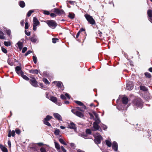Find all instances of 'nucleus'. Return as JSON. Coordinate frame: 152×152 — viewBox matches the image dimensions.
Returning a JSON list of instances; mask_svg holds the SVG:
<instances>
[{"label":"nucleus","mask_w":152,"mask_h":152,"mask_svg":"<svg viewBox=\"0 0 152 152\" xmlns=\"http://www.w3.org/2000/svg\"><path fill=\"white\" fill-rule=\"evenodd\" d=\"M59 142L62 144L64 145H66L67 144L64 142V140L62 139H59Z\"/></svg>","instance_id":"34"},{"label":"nucleus","mask_w":152,"mask_h":152,"mask_svg":"<svg viewBox=\"0 0 152 152\" xmlns=\"http://www.w3.org/2000/svg\"><path fill=\"white\" fill-rule=\"evenodd\" d=\"M106 142L107 145L109 147H110L111 145V142L108 140H106Z\"/></svg>","instance_id":"36"},{"label":"nucleus","mask_w":152,"mask_h":152,"mask_svg":"<svg viewBox=\"0 0 152 152\" xmlns=\"http://www.w3.org/2000/svg\"><path fill=\"white\" fill-rule=\"evenodd\" d=\"M25 80H29V78L26 75H23V74L22 75H20Z\"/></svg>","instance_id":"30"},{"label":"nucleus","mask_w":152,"mask_h":152,"mask_svg":"<svg viewBox=\"0 0 152 152\" xmlns=\"http://www.w3.org/2000/svg\"><path fill=\"white\" fill-rule=\"evenodd\" d=\"M75 102L80 106H83L84 109L86 108V107L80 101H76Z\"/></svg>","instance_id":"21"},{"label":"nucleus","mask_w":152,"mask_h":152,"mask_svg":"<svg viewBox=\"0 0 152 152\" xmlns=\"http://www.w3.org/2000/svg\"><path fill=\"white\" fill-rule=\"evenodd\" d=\"M147 14L149 17L152 18V10H148L147 11Z\"/></svg>","instance_id":"25"},{"label":"nucleus","mask_w":152,"mask_h":152,"mask_svg":"<svg viewBox=\"0 0 152 152\" xmlns=\"http://www.w3.org/2000/svg\"><path fill=\"white\" fill-rule=\"evenodd\" d=\"M133 104L137 106L141 107L142 104V102L140 99L138 98L134 100Z\"/></svg>","instance_id":"4"},{"label":"nucleus","mask_w":152,"mask_h":152,"mask_svg":"<svg viewBox=\"0 0 152 152\" xmlns=\"http://www.w3.org/2000/svg\"><path fill=\"white\" fill-rule=\"evenodd\" d=\"M95 121L94 123H95L97 124H99L101 122L100 121L99 119V118H94V119Z\"/></svg>","instance_id":"29"},{"label":"nucleus","mask_w":152,"mask_h":152,"mask_svg":"<svg viewBox=\"0 0 152 152\" xmlns=\"http://www.w3.org/2000/svg\"><path fill=\"white\" fill-rule=\"evenodd\" d=\"M34 12V10H30L28 12L27 15L28 17H29L31 15V13Z\"/></svg>","instance_id":"37"},{"label":"nucleus","mask_w":152,"mask_h":152,"mask_svg":"<svg viewBox=\"0 0 152 152\" xmlns=\"http://www.w3.org/2000/svg\"><path fill=\"white\" fill-rule=\"evenodd\" d=\"M72 112L80 117L82 118L84 116L83 114L81 112L76 110H72Z\"/></svg>","instance_id":"9"},{"label":"nucleus","mask_w":152,"mask_h":152,"mask_svg":"<svg viewBox=\"0 0 152 152\" xmlns=\"http://www.w3.org/2000/svg\"><path fill=\"white\" fill-rule=\"evenodd\" d=\"M8 144L10 148L11 147V143L10 140H9L8 141Z\"/></svg>","instance_id":"58"},{"label":"nucleus","mask_w":152,"mask_h":152,"mask_svg":"<svg viewBox=\"0 0 152 152\" xmlns=\"http://www.w3.org/2000/svg\"><path fill=\"white\" fill-rule=\"evenodd\" d=\"M16 133L18 134H19L20 133V132L19 129H17L15 130Z\"/></svg>","instance_id":"53"},{"label":"nucleus","mask_w":152,"mask_h":152,"mask_svg":"<svg viewBox=\"0 0 152 152\" xmlns=\"http://www.w3.org/2000/svg\"><path fill=\"white\" fill-rule=\"evenodd\" d=\"M93 127L94 129H92V130L93 131H95L99 130L100 128V126L98 125V124L94 123Z\"/></svg>","instance_id":"17"},{"label":"nucleus","mask_w":152,"mask_h":152,"mask_svg":"<svg viewBox=\"0 0 152 152\" xmlns=\"http://www.w3.org/2000/svg\"><path fill=\"white\" fill-rule=\"evenodd\" d=\"M145 75L148 78H151V74L148 72H146L145 73Z\"/></svg>","instance_id":"32"},{"label":"nucleus","mask_w":152,"mask_h":152,"mask_svg":"<svg viewBox=\"0 0 152 152\" xmlns=\"http://www.w3.org/2000/svg\"><path fill=\"white\" fill-rule=\"evenodd\" d=\"M55 146V148L59 152H61L60 151V148H61L62 151L63 152H66V150L64 148L63 146H61V147L58 143L55 142H54Z\"/></svg>","instance_id":"3"},{"label":"nucleus","mask_w":152,"mask_h":152,"mask_svg":"<svg viewBox=\"0 0 152 152\" xmlns=\"http://www.w3.org/2000/svg\"><path fill=\"white\" fill-rule=\"evenodd\" d=\"M29 72L32 74H38L39 71L37 69H31L29 70Z\"/></svg>","instance_id":"23"},{"label":"nucleus","mask_w":152,"mask_h":152,"mask_svg":"<svg viewBox=\"0 0 152 152\" xmlns=\"http://www.w3.org/2000/svg\"><path fill=\"white\" fill-rule=\"evenodd\" d=\"M65 96L69 99H70V96H69V95L67 93H66L65 94Z\"/></svg>","instance_id":"59"},{"label":"nucleus","mask_w":152,"mask_h":152,"mask_svg":"<svg viewBox=\"0 0 152 152\" xmlns=\"http://www.w3.org/2000/svg\"><path fill=\"white\" fill-rule=\"evenodd\" d=\"M50 16L51 17H56V15L54 13H51L50 14Z\"/></svg>","instance_id":"56"},{"label":"nucleus","mask_w":152,"mask_h":152,"mask_svg":"<svg viewBox=\"0 0 152 152\" xmlns=\"http://www.w3.org/2000/svg\"><path fill=\"white\" fill-rule=\"evenodd\" d=\"M95 138L94 141L96 143L98 144L101 143V141L103 139L102 137L98 133H96L94 134Z\"/></svg>","instance_id":"1"},{"label":"nucleus","mask_w":152,"mask_h":152,"mask_svg":"<svg viewBox=\"0 0 152 152\" xmlns=\"http://www.w3.org/2000/svg\"><path fill=\"white\" fill-rule=\"evenodd\" d=\"M52 118V116L49 115H47L46 118H45L43 122L44 124L49 126H50L51 125L48 122V121H49Z\"/></svg>","instance_id":"6"},{"label":"nucleus","mask_w":152,"mask_h":152,"mask_svg":"<svg viewBox=\"0 0 152 152\" xmlns=\"http://www.w3.org/2000/svg\"><path fill=\"white\" fill-rule=\"evenodd\" d=\"M31 84L34 87H37V82L36 80L34 79H32L30 80Z\"/></svg>","instance_id":"16"},{"label":"nucleus","mask_w":152,"mask_h":152,"mask_svg":"<svg viewBox=\"0 0 152 152\" xmlns=\"http://www.w3.org/2000/svg\"><path fill=\"white\" fill-rule=\"evenodd\" d=\"M61 98L62 99H66V97L64 95L61 94Z\"/></svg>","instance_id":"55"},{"label":"nucleus","mask_w":152,"mask_h":152,"mask_svg":"<svg viewBox=\"0 0 152 152\" xmlns=\"http://www.w3.org/2000/svg\"><path fill=\"white\" fill-rule=\"evenodd\" d=\"M68 128L71 129H76L75 125L73 122H71L70 124H68Z\"/></svg>","instance_id":"15"},{"label":"nucleus","mask_w":152,"mask_h":152,"mask_svg":"<svg viewBox=\"0 0 152 152\" xmlns=\"http://www.w3.org/2000/svg\"><path fill=\"white\" fill-rule=\"evenodd\" d=\"M0 34V39H4V33L3 32H1Z\"/></svg>","instance_id":"31"},{"label":"nucleus","mask_w":152,"mask_h":152,"mask_svg":"<svg viewBox=\"0 0 152 152\" xmlns=\"http://www.w3.org/2000/svg\"><path fill=\"white\" fill-rule=\"evenodd\" d=\"M32 52V51L31 50H28L25 54V56H27L28 54L31 53Z\"/></svg>","instance_id":"51"},{"label":"nucleus","mask_w":152,"mask_h":152,"mask_svg":"<svg viewBox=\"0 0 152 152\" xmlns=\"http://www.w3.org/2000/svg\"><path fill=\"white\" fill-rule=\"evenodd\" d=\"M27 50V48L25 47H24L22 50V53H24Z\"/></svg>","instance_id":"47"},{"label":"nucleus","mask_w":152,"mask_h":152,"mask_svg":"<svg viewBox=\"0 0 152 152\" xmlns=\"http://www.w3.org/2000/svg\"><path fill=\"white\" fill-rule=\"evenodd\" d=\"M76 109H77L78 110L81 111H83V110H82L81 108L80 107H77L76 108Z\"/></svg>","instance_id":"63"},{"label":"nucleus","mask_w":152,"mask_h":152,"mask_svg":"<svg viewBox=\"0 0 152 152\" xmlns=\"http://www.w3.org/2000/svg\"><path fill=\"white\" fill-rule=\"evenodd\" d=\"M43 81L46 84H50L49 82L48 81V80L45 78H44L43 79Z\"/></svg>","instance_id":"38"},{"label":"nucleus","mask_w":152,"mask_h":152,"mask_svg":"<svg viewBox=\"0 0 152 152\" xmlns=\"http://www.w3.org/2000/svg\"><path fill=\"white\" fill-rule=\"evenodd\" d=\"M50 100L54 102H57V99L56 97L54 96L51 97Z\"/></svg>","instance_id":"28"},{"label":"nucleus","mask_w":152,"mask_h":152,"mask_svg":"<svg viewBox=\"0 0 152 152\" xmlns=\"http://www.w3.org/2000/svg\"><path fill=\"white\" fill-rule=\"evenodd\" d=\"M53 116L55 118L57 119L59 121L62 120V117L59 114L57 113H54Z\"/></svg>","instance_id":"14"},{"label":"nucleus","mask_w":152,"mask_h":152,"mask_svg":"<svg viewBox=\"0 0 152 152\" xmlns=\"http://www.w3.org/2000/svg\"><path fill=\"white\" fill-rule=\"evenodd\" d=\"M25 33L26 35L27 36H30V32H27L26 30L25 31Z\"/></svg>","instance_id":"54"},{"label":"nucleus","mask_w":152,"mask_h":152,"mask_svg":"<svg viewBox=\"0 0 152 152\" xmlns=\"http://www.w3.org/2000/svg\"><path fill=\"white\" fill-rule=\"evenodd\" d=\"M16 45L18 46L20 50H21L22 48L23 47V43L20 41H19Z\"/></svg>","instance_id":"18"},{"label":"nucleus","mask_w":152,"mask_h":152,"mask_svg":"<svg viewBox=\"0 0 152 152\" xmlns=\"http://www.w3.org/2000/svg\"><path fill=\"white\" fill-rule=\"evenodd\" d=\"M24 20H22L21 21H20V24H21V25L22 26H23L24 25Z\"/></svg>","instance_id":"60"},{"label":"nucleus","mask_w":152,"mask_h":152,"mask_svg":"<svg viewBox=\"0 0 152 152\" xmlns=\"http://www.w3.org/2000/svg\"><path fill=\"white\" fill-rule=\"evenodd\" d=\"M140 90L144 91H147L148 90L147 88L144 86H140Z\"/></svg>","instance_id":"26"},{"label":"nucleus","mask_w":152,"mask_h":152,"mask_svg":"<svg viewBox=\"0 0 152 152\" xmlns=\"http://www.w3.org/2000/svg\"><path fill=\"white\" fill-rule=\"evenodd\" d=\"M52 40L53 42L54 43H55L56 42V41L58 40V39L57 38H54L52 39Z\"/></svg>","instance_id":"43"},{"label":"nucleus","mask_w":152,"mask_h":152,"mask_svg":"<svg viewBox=\"0 0 152 152\" xmlns=\"http://www.w3.org/2000/svg\"><path fill=\"white\" fill-rule=\"evenodd\" d=\"M7 34L9 36H10L11 34V31L10 30H7L6 31Z\"/></svg>","instance_id":"52"},{"label":"nucleus","mask_w":152,"mask_h":152,"mask_svg":"<svg viewBox=\"0 0 152 152\" xmlns=\"http://www.w3.org/2000/svg\"><path fill=\"white\" fill-rule=\"evenodd\" d=\"M89 115L90 116V119H94V116L93 115V114L91 113H90Z\"/></svg>","instance_id":"57"},{"label":"nucleus","mask_w":152,"mask_h":152,"mask_svg":"<svg viewBox=\"0 0 152 152\" xmlns=\"http://www.w3.org/2000/svg\"><path fill=\"white\" fill-rule=\"evenodd\" d=\"M77 152H85L84 151L81 150L80 149H78L77 151Z\"/></svg>","instance_id":"64"},{"label":"nucleus","mask_w":152,"mask_h":152,"mask_svg":"<svg viewBox=\"0 0 152 152\" xmlns=\"http://www.w3.org/2000/svg\"><path fill=\"white\" fill-rule=\"evenodd\" d=\"M122 102L124 104H126L128 101V98L126 97H124L122 99Z\"/></svg>","instance_id":"20"},{"label":"nucleus","mask_w":152,"mask_h":152,"mask_svg":"<svg viewBox=\"0 0 152 152\" xmlns=\"http://www.w3.org/2000/svg\"><path fill=\"white\" fill-rule=\"evenodd\" d=\"M1 50L4 53H6L7 52V50L4 48H2Z\"/></svg>","instance_id":"48"},{"label":"nucleus","mask_w":152,"mask_h":152,"mask_svg":"<svg viewBox=\"0 0 152 152\" xmlns=\"http://www.w3.org/2000/svg\"><path fill=\"white\" fill-rule=\"evenodd\" d=\"M7 62L8 64L11 66H12L13 64V63L11 61L10 59H8Z\"/></svg>","instance_id":"42"},{"label":"nucleus","mask_w":152,"mask_h":152,"mask_svg":"<svg viewBox=\"0 0 152 152\" xmlns=\"http://www.w3.org/2000/svg\"><path fill=\"white\" fill-rule=\"evenodd\" d=\"M134 84L132 81L128 82L126 84V88L128 90H132L134 88Z\"/></svg>","instance_id":"8"},{"label":"nucleus","mask_w":152,"mask_h":152,"mask_svg":"<svg viewBox=\"0 0 152 152\" xmlns=\"http://www.w3.org/2000/svg\"><path fill=\"white\" fill-rule=\"evenodd\" d=\"M86 132V133L87 134H91V131L90 129H87Z\"/></svg>","instance_id":"46"},{"label":"nucleus","mask_w":152,"mask_h":152,"mask_svg":"<svg viewBox=\"0 0 152 152\" xmlns=\"http://www.w3.org/2000/svg\"><path fill=\"white\" fill-rule=\"evenodd\" d=\"M28 28V24L27 22H26L25 24V28L26 29H27Z\"/></svg>","instance_id":"50"},{"label":"nucleus","mask_w":152,"mask_h":152,"mask_svg":"<svg viewBox=\"0 0 152 152\" xmlns=\"http://www.w3.org/2000/svg\"><path fill=\"white\" fill-rule=\"evenodd\" d=\"M56 83V86L58 87H60L62 89H63L64 87L63 86V85L62 82H53V83Z\"/></svg>","instance_id":"13"},{"label":"nucleus","mask_w":152,"mask_h":152,"mask_svg":"<svg viewBox=\"0 0 152 152\" xmlns=\"http://www.w3.org/2000/svg\"><path fill=\"white\" fill-rule=\"evenodd\" d=\"M41 152H46L45 149L43 147L41 148L40 149Z\"/></svg>","instance_id":"45"},{"label":"nucleus","mask_w":152,"mask_h":152,"mask_svg":"<svg viewBox=\"0 0 152 152\" xmlns=\"http://www.w3.org/2000/svg\"><path fill=\"white\" fill-rule=\"evenodd\" d=\"M54 12L58 15H62L64 14V12L62 10H59L57 8H55L54 9Z\"/></svg>","instance_id":"7"},{"label":"nucleus","mask_w":152,"mask_h":152,"mask_svg":"<svg viewBox=\"0 0 152 152\" xmlns=\"http://www.w3.org/2000/svg\"><path fill=\"white\" fill-rule=\"evenodd\" d=\"M4 45L6 46H10L11 45V43L10 42H4Z\"/></svg>","instance_id":"35"},{"label":"nucleus","mask_w":152,"mask_h":152,"mask_svg":"<svg viewBox=\"0 0 152 152\" xmlns=\"http://www.w3.org/2000/svg\"><path fill=\"white\" fill-rule=\"evenodd\" d=\"M37 58L36 57L34 56H33V60L34 61V63L35 64H36L37 63Z\"/></svg>","instance_id":"40"},{"label":"nucleus","mask_w":152,"mask_h":152,"mask_svg":"<svg viewBox=\"0 0 152 152\" xmlns=\"http://www.w3.org/2000/svg\"><path fill=\"white\" fill-rule=\"evenodd\" d=\"M15 71L16 73L19 75H22L23 73L21 70V68L20 66H17L15 68Z\"/></svg>","instance_id":"11"},{"label":"nucleus","mask_w":152,"mask_h":152,"mask_svg":"<svg viewBox=\"0 0 152 152\" xmlns=\"http://www.w3.org/2000/svg\"><path fill=\"white\" fill-rule=\"evenodd\" d=\"M0 148L3 152H7L8 150L7 149L2 145H0Z\"/></svg>","instance_id":"22"},{"label":"nucleus","mask_w":152,"mask_h":152,"mask_svg":"<svg viewBox=\"0 0 152 152\" xmlns=\"http://www.w3.org/2000/svg\"><path fill=\"white\" fill-rule=\"evenodd\" d=\"M88 21L91 24L94 25L95 24V21L92 17L90 15L86 14L85 15Z\"/></svg>","instance_id":"2"},{"label":"nucleus","mask_w":152,"mask_h":152,"mask_svg":"<svg viewBox=\"0 0 152 152\" xmlns=\"http://www.w3.org/2000/svg\"><path fill=\"white\" fill-rule=\"evenodd\" d=\"M15 132L14 131L12 130V132H11V131L10 130L8 135V136L9 137H10L12 135V137H14L15 135Z\"/></svg>","instance_id":"19"},{"label":"nucleus","mask_w":152,"mask_h":152,"mask_svg":"<svg viewBox=\"0 0 152 152\" xmlns=\"http://www.w3.org/2000/svg\"><path fill=\"white\" fill-rule=\"evenodd\" d=\"M60 132V131L58 129H56L54 132V134L56 135H58L59 134Z\"/></svg>","instance_id":"33"},{"label":"nucleus","mask_w":152,"mask_h":152,"mask_svg":"<svg viewBox=\"0 0 152 152\" xmlns=\"http://www.w3.org/2000/svg\"><path fill=\"white\" fill-rule=\"evenodd\" d=\"M93 114L94 115L95 117V118H99L98 116V115L95 112H93Z\"/></svg>","instance_id":"44"},{"label":"nucleus","mask_w":152,"mask_h":152,"mask_svg":"<svg viewBox=\"0 0 152 152\" xmlns=\"http://www.w3.org/2000/svg\"><path fill=\"white\" fill-rule=\"evenodd\" d=\"M101 126L102 128L104 130L107 129V126L103 124H102Z\"/></svg>","instance_id":"39"},{"label":"nucleus","mask_w":152,"mask_h":152,"mask_svg":"<svg viewBox=\"0 0 152 152\" xmlns=\"http://www.w3.org/2000/svg\"><path fill=\"white\" fill-rule=\"evenodd\" d=\"M31 40L32 42L35 43L37 41V39L35 36H34L31 38Z\"/></svg>","instance_id":"24"},{"label":"nucleus","mask_w":152,"mask_h":152,"mask_svg":"<svg viewBox=\"0 0 152 152\" xmlns=\"http://www.w3.org/2000/svg\"><path fill=\"white\" fill-rule=\"evenodd\" d=\"M85 31V29H84V28H81L80 29V31H79L80 32H81L84 31Z\"/></svg>","instance_id":"62"},{"label":"nucleus","mask_w":152,"mask_h":152,"mask_svg":"<svg viewBox=\"0 0 152 152\" xmlns=\"http://www.w3.org/2000/svg\"><path fill=\"white\" fill-rule=\"evenodd\" d=\"M19 5L21 7H23L25 6V3L23 1H20L19 2Z\"/></svg>","instance_id":"27"},{"label":"nucleus","mask_w":152,"mask_h":152,"mask_svg":"<svg viewBox=\"0 0 152 152\" xmlns=\"http://www.w3.org/2000/svg\"><path fill=\"white\" fill-rule=\"evenodd\" d=\"M75 15L74 14H72L69 13V15L68 16L71 18L73 19L74 18Z\"/></svg>","instance_id":"41"},{"label":"nucleus","mask_w":152,"mask_h":152,"mask_svg":"<svg viewBox=\"0 0 152 152\" xmlns=\"http://www.w3.org/2000/svg\"><path fill=\"white\" fill-rule=\"evenodd\" d=\"M112 147L115 151H117L118 150V144L115 141L113 142Z\"/></svg>","instance_id":"12"},{"label":"nucleus","mask_w":152,"mask_h":152,"mask_svg":"<svg viewBox=\"0 0 152 152\" xmlns=\"http://www.w3.org/2000/svg\"><path fill=\"white\" fill-rule=\"evenodd\" d=\"M39 23L38 20L36 17H34L33 24V29L34 31L36 30L37 29L36 27L39 24Z\"/></svg>","instance_id":"5"},{"label":"nucleus","mask_w":152,"mask_h":152,"mask_svg":"<svg viewBox=\"0 0 152 152\" xmlns=\"http://www.w3.org/2000/svg\"><path fill=\"white\" fill-rule=\"evenodd\" d=\"M47 23L50 27H55L56 26V23L53 20H49L47 21Z\"/></svg>","instance_id":"10"},{"label":"nucleus","mask_w":152,"mask_h":152,"mask_svg":"<svg viewBox=\"0 0 152 152\" xmlns=\"http://www.w3.org/2000/svg\"><path fill=\"white\" fill-rule=\"evenodd\" d=\"M43 13L46 15H49L50 14V12L49 11L46 10H44L43 12Z\"/></svg>","instance_id":"49"},{"label":"nucleus","mask_w":152,"mask_h":152,"mask_svg":"<svg viewBox=\"0 0 152 152\" xmlns=\"http://www.w3.org/2000/svg\"><path fill=\"white\" fill-rule=\"evenodd\" d=\"M39 146H41L43 145V144L42 143L40 142L37 144Z\"/></svg>","instance_id":"61"}]
</instances>
